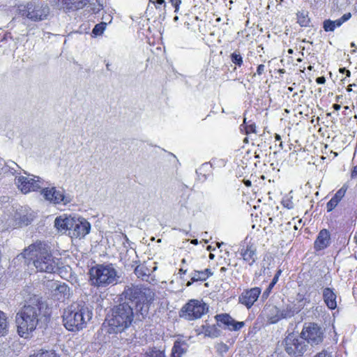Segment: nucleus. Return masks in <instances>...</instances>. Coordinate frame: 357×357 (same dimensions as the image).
I'll return each mask as SVG.
<instances>
[{
  "label": "nucleus",
  "instance_id": "nucleus-20",
  "mask_svg": "<svg viewBox=\"0 0 357 357\" xmlns=\"http://www.w3.org/2000/svg\"><path fill=\"white\" fill-rule=\"evenodd\" d=\"M263 313L270 324H275L282 319L280 310L274 305L266 304L264 307Z\"/></svg>",
  "mask_w": 357,
  "mask_h": 357
},
{
  "label": "nucleus",
  "instance_id": "nucleus-33",
  "mask_svg": "<svg viewBox=\"0 0 357 357\" xmlns=\"http://www.w3.org/2000/svg\"><path fill=\"white\" fill-rule=\"evenodd\" d=\"M107 24L105 22H101L97 24L92 30V33L94 36H100L101 35L104 30L105 29Z\"/></svg>",
  "mask_w": 357,
  "mask_h": 357
},
{
  "label": "nucleus",
  "instance_id": "nucleus-18",
  "mask_svg": "<svg viewBox=\"0 0 357 357\" xmlns=\"http://www.w3.org/2000/svg\"><path fill=\"white\" fill-rule=\"evenodd\" d=\"M75 217L67 215L66 214L57 217L54 220V227L61 233L69 234L70 229L73 225Z\"/></svg>",
  "mask_w": 357,
  "mask_h": 357
},
{
  "label": "nucleus",
  "instance_id": "nucleus-42",
  "mask_svg": "<svg viewBox=\"0 0 357 357\" xmlns=\"http://www.w3.org/2000/svg\"><path fill=\"white\" fill-rule=\"evenodd\" d=\"M264 70H265V66L263 64H260L257 67V74L259 75H261L264 73Z\"/></svg>",
  "mask_w": 357,
  "mask_h": 357
},
{
  "label": "nucleus",
  "instance_id": "nucleus-41",
  "mask_svg": "<svg viewBox=\"0 0 357 357\" xmlns=\"http://www.w3.org/2000/svg\"><path fill=\"white\" fill-rule=\"evenodd\" d=\"M314 357H332L331 354L326 351H322L317 354Z\"/></svg>",
  "mask_w": 357,
  "mask_h": 357
},
{
  "label": "nucleus",
  "instance_id": "nucleus-48",
  "mask_svg": "<svg viewBox=\"0 0 357 357\" xmlns=\"http://www.w3.org/2000/svg\"><path fill=\"white\" fill-rule=\"evenodd\" d=\"M340 70L342 73H344L345 72L347 77H349L350 75H351L350 71L349 70L345 69V68H341Z\"/></svg>",
  "mask_w": 357,
  "mask_h": 357
},
{
  "label": "nucleus",
  "instance_id": "nucleus-2",
  "mask_svg": "<svg viewBox=\"0 0 357 357\" xmlns=\"http://www.w3.org/2000/svg\"><path fill=\"white\" fill-rule=\"evenodd\" d=\"M119 299L134 305L137 314L144 318L148 315L150 306L155 299V293L141 284L130 283L124 287Z\"/></svg>",
  "mask_w": 357,
  "mask_h": 357
},
{
  "label": "nucleus",
  "instance_id": "nucleus-45",
  "mask_svg": "<svg viewBox=\"0 0 357 357\" xmlns=\"http://www.w3.org/2000/svg\"><path fill=\"white\" fill-rule=\"evenodd\" d=\"M284 206L289 208V209H291V208H293L294 207V204L291 202H290L289 200H288L287 202H284Z\"/></svg>",
  "mask_w": 357,
  "mask_h": 357
},
{
  "label": "nucleus",
  "instance_id": "nucleus-32",
  "mask_svg": "<svg viewBox=\"0 0 357 357\" xmlns=\"http://www.w3.org/2000/svg\"><path fill=\"white\" fill-rule=\"evenodd\" d=\"M30 357H59L53 351H39Z\"/></svg>",
  "mask_w": 357,
  "mask_h": 357
},
{
  "label": "nucleus",
  "instance_id": "nucleus-12",
  "mask_svg": "<svg viewBox=\"0 0 357 357\" xmlns=\"http://www.w3.org/2000/svg\"><path fill=\"white\" fill-rule=\"evenodd\" d=\"M41 194L46 200L54 204H63L66 205L72 201V197L70 195H66L63 190H56L55 187L44 188Z\"/></svg>",
  "mask_w": 357,
  "mask_h": 357
},
{
  "label": "nucleus",
  "instance_id": "nucleus-11",
  "mask_svg": "<svg viewBox=\"0 0 357 357\" xmlns=\"http://www.w3.org/2000/svg\"><path fill=\"white\" fill-rule=\"evenodd\" d=\"M302 339L311 345H317L324 340V331L317 324H305L301 333Z\"/></svg>",
  "mask_w": 357,
  "mask_h": 357
},
{
  "label": "nucleus",
  "instance_id": "nucleus-9",
  "mask_svg": "<svg viewBox=\"0 0 357 357\" xmlns=\"http://www.w3.org/2000/svg\"><path fill=\"white\" fill-rule=\"evenodd\" d=\"M284 350L291 357L301 356L307 350V344L302 337L289 334L284 340Z\"/></svg>",
  "mask_w": 357,
  "mask_h": 357
},
{
  "label": "nucleus",
  "instance_id": "nucleus-54",
  "mask_svg": "<svg viewBox=\"0 0 357 357\" xmlns=\"http://www.w3.org/2000/svg\"><path fill=\"white\" fill-rule=\"evenodd\" d=\"M352 86H356V84H349L348 86H347V91H351L353 89H352Z\"/></svg>",
  "mask_w": 357,
  "mask_h": 357
},
{
  "label": "nucleus",
  "instance_id": "nucleus-37",
  "mask_svg": "<svg viewBox=\"0 0 357 357\" xmlns=\"http://www.w3.org/2000/svg\"><path fill=\"white\" fill-rule=\"evenodd\" d=\"M338 203L339 202L333 197L326 204L327 211H332L337 206Z\"/></svg>",
  "mask_w": 357,
  "mask_h": 357
},
{
  "label": "nucleus",
  "instance_id": "nucleus-57",
  "mask_svg": "<svg viewBox=\"0 0 357 357\" xmlns=\"http://www.w3.org/2000/svg\"><path fill=\"white\" fill-rule=\"evenodd\" d=\"M275 139L277 141H280L281 140V137H280V135L276 134L275 136Z\"/></svg>",
  "mask_w": 357,
  "mask_h": 357
},
{
  "label": "nucleus",
  "instance_id": "nucleus-4",
  "mask_svg": "<svg viewBox=\"0 0 357 357\" xmlns=\"http://www.w3.org/2000/svg\"><path fill=\"white\" fill-rule=\"evenodd\" d=\"M135 313L133 307L128 302H122L114 305L111 309V313L107 315L109 333H121L130 328L134 321Z\"/></svg>",
  "mask_w": 357,
  "mask_h": 357
},
{
  "label": "nucleus",
  "instance_id": "nucleus-25",
  "mask_svg": "<svg viewBox=\"0 0 357 357\" xmlns=\"http://www.w3.org/2000/svg\"><path fill=\"white\" fill-rule=\"evenodd\" d=\"M89 0H61V4L67 10H78L84 7Z\"/></svg>",
  "mask_w": 357,
  "mask_h": 357
},
{
  "label": "nucleus",
  "instance_id": "nucleus-21",
  "mask_svg": "<svg viewBox=\"0 0 357 357\" xmlns=\"http://www.w3.org/2000/svg\"><path fill=\"white\" fill-rule=\"evenodd\" d=\"M351 17V14L350 13H347L340 18L335 20H331L329 19L325 20L323 22V29L326 32L333 31L335 28L341 26L343 23L348 21Z\"/></svg>",
  "mask_w": 357,
  "mask_h": 357
},
{
  "label": "nucleus",
  "instance_id": "nucleus-53",
  "mask_svg": "<svg viewBox=\"0 0 357 357\" xmlns=\"http://www.w3.org/2000/svg\"><path fill=\"white\" fill-rule=\"evenodd\" d=\"M282 270L281 269H278L275 273V275L274 276L277 277L278 278H280L281 273H282Z\"/></svg>",
  "mask_w": 357,
  "mask_h": 357
},
{
  "label": "nucleus",
  "instance_id": "nucleus-27",
  "mask_svg": "<svg viewBox=\"0 0 357 357\" xmlns=\"http://www.w3.org/2000/svg\"><path fill=\"white\" fill-rule=\"evenodd\" d=\"M220 326L211 325V326H203V333L206 336L214 338L218 337L220 335L221 331L219 329Z\"/></svg>",
  "mask_w": 357,
  "mask_h": 357
},
{
  "label": "nucleus",
  "instance_id": "nucleus-16",
  "mask_svg": "<svg viewBox=\"0 0 357 357\" xmlns=\"http://www.w3.org/2000/svg\"><path fill=\"white\" fill-rule=\"evenodd\" d=\"M215 318L218 326L224 325L230 331H237L245 326L243 321H236L227 313L217 314Z\"/></svg>",
  "mask_w": 357,
  "mask_h": 357
},
{
  "label": "nucleus",
  "instance_id": "nucleus-6",
  "mask_svg": "<svg viewBox=\"0 0 357 357\" xmlns=\"http://www.w3.org/2000/svg\"><path fill=\"white\" fill-rule=\"evenodd\" d=\"M91 285L102 288L117 283L119 277L116 268L112 264H98L89 270Z\"/></svg>",
  "mask_w": 357,
  "mask_h": 357
},
{
  "label": "nucleus",
  "instance_id": "nucleus-39",
  "mask_svg": "<svg viewBox=\"0 0 357 357\" xmlns=\"http://www.w3.org/2000/svg\"><path fill=\"white\" fill-rule=\"evenodd\" d=\"M135 273L136 275H137L138 278L146 275V273L143 271V267L140 266H137L135 267Z\"/></svg>",
  "mask_w": 357,
  "mask_h": 357
},
{
  "label": "nucleus",
  "instance_id": "nucleus-5",
  "mask_svg": "<svg viewBox=\"0 0 357 357\" xmlns=\"http://www.w3.org/2000/svg\"><path fill=\"white\" fill-rule=\"evenodd\" d=\"M92 312L83 302L73 303L63 313V322L70 331H78L86 327L92 318Z\"/></svg>",
  "mask_w": 357,
  "mask_h": 357
},
{
  "label": "nucleus",
  "instance_id": "nucleus-31",
  "mask_svg": "<svg viewBox=\"0 0 357 357\" xmlns=\"http://www.w3.org/2000/svg\"><path fill=\"white\" fill-rule=\"evenodd\" d=\"M241 129L243 130V129L245 130V133L246 135H249L250 133H255L256 132V125L255 123H250L247 125L246 124V119L244 118L243 124L241 125Z\"/></svg>",
  "mask_w": 357,
  "mask_h": 357
},
{
  "label": "nucleus",
  "instance_id": "nucleus-30",
  "mask_svg": "<svg viewBox=\"0 0 357 357\" xmlns=\"http://www.w3.org/2000/svg\"><path fill=\"white\" fill-rule=\"evenodd\" d=\"M296 312L294 306L288 305L282 310H280L282 319H287L293 317Z\"/></svg>",
  "mask_w": 357,
  "mask_h": 357
},
{
  "label": "nucleus",
  "instance_id": "nucleus-36",
  "mask_svg": "<svg viewBox=\"0 0 357 357\" xmlns=\"http://www.w3.org/2000/svg\"><path fill=\"white\" fill-rule=\"evenodd\" d=\"M347 191V188L344 186H342L339 190L337 191V192L335 194L333 197L340 202V200L342 199V197L344 196Z\"/></svg>",
  "mask_w": 357,
  "mask_h": 357
},
{
  "label": "nucleus",
  "instance_id": "nucleus-64",
  "mask_svg": "<svg viewBox=\"0 0 357 357\" xmlns=\"http://www.w3.org/2000/svg\"><path fill=\"white\" fill-rule=\"evenodd\" d=\"M354 240H355L356 243L357 244V236L356 235L354 236Z\"/></svg>",
  "mask_w": 357,
  "mask_h": 357
},
{
  "label": "nucleus",
  "instance_id": "nucleus-63",
  "mask_svg": "<svg viewBox=\"0 0 357 357\" xmlns=\"http://www.w3.org/2000/svg\"><path fill=\"white\" fill-rule=\"evenodd\" d=\"M106 68H107V69L108 70H110V69H109V63H107V64L106 65Z\"/></svg>",
  "mask_w": 357,
  "mask_h": 357
},
{
  "label": "nucleus",
  "instance_id": "nucleus-19",
  "mask_svg": "<svg viewBox=\"0 0 357 357\" xmlns=\"http://www.w3.org/2000/svg\"><path fill=\"white\" fill-rule=\"evenodd\" d=\"M240 254L243 259L249 266H252L257 259V248L252 244L247 245L245 247L242 246L240 250Z\"/></svg>",
  "mask_w": 357,
  "mask_h": 357
},
{
  "label": "nucleus",
  "instance_id": "nucleus-47",
  "mask_svg": "<svg viewBox=\"0 0 357 357\" xmlns=\"http://www.w3.org/2000/svg\"><path fill=\"white\" fill-rule=\"evenodd\" d=\"M351 178H357V165L354 167V169L351 173Z\"/></svg>",
  "mask_w": 357,
  "mask_h": 357
},
{
  "label": "nucleus",
  "instance_id": "nucleus-1",
  "mask_svg": "<svg viewBox=\"0 0 357 357\" xmlns=\"http://www.w3.org/2000/svg\"><path fill=\"white\" fill-rule=\"evenodd\" d=\"M23 255L38 272L52 273L58 268L57 259L52 255L48 245L41 241L30 245L24 249Z\"/></svg>",
  "mask_w": 357,
  "mask_h": 357
},
{
  "label": "nucleus",
  "instance_id": "nucleus-8",
  "mask_svg": "<svg viewBox=\"0 0 357 357\" xmlns=\"http://www.w3.org/2000/svg\"><path fill=\"white\" fill-rule=\"evenodd\" d=\"M207 311L208 305L205 303L192 299L182 307L180 317L188 321H192L201 318Z\"/></svg>",
  "mask_w": 357,
  "mask_h": 357
},
{
  "label": "nucleus",
  "instance_id": "nucleus-46",
  "mask_svg": "<svg viewBox=\"0 0 357 357\" xmlns=\"http://www.w3.org/2000/svg\"><path fill=\"white\" fill-rule=\"evenodd\" d=\"M102 8H103L102 5L98 3V6L93 8L92 10H93V13H97L99 11H100L101 10H102Z\"/></svg>",
  "mask_w": 357,
  "mask_h": 357
},
{
  "label": "nucleus",
  "instance_id": "nucleus-38",
  "mask_svg": "<svg viewBox=\"0 0 357 357\" xmlns=\"http://www.w3.org/2000/svg\"><path fill=\"white\" fill-rule=\"evenodd\" d=\"M15 167L20 168L17 163H15L13 161H10L6 164L5 167L6 168V169H9L12 174H15L17 172V170L15 168Z\"/></svg>",
  "mask_w": 357,
  "mask_h": 357
},
{
  "label": "nucleus",
  "instance_id": "nucleus-35",
  "mask_svg": "<svg viewBox=\"0 0 357 357\" xmlns=\"http://www.w3.org/2000/svg\"><path fill=\"white\" fill-rule=\"evenodd\" d=\"M144 357H165V355L160 350L151 349L145 354Z\"/></svg>",
  "mask_w": 357,
  "mask_h": 357
},
{
  "label": "nucleus",
  "instance_id": "nucleus-51",
  "mask_svg": "<svg viewBox=\"0 0 357 357\" xmlns=\"http://www.w3.org/2000/svg\"><path fill=\"white\" fill-rule=\"evenodd\" d=\"M155 3L158 5H164V6H165V0H156L154 4Z\"/></svg>",
  "mask_w": 357,
  "mask_h": 357
},
{
  "label": "nucleus",
  "instance_id": "nucleus-7",
  "mask_svg": "<svg viewBox=\"0 0 357 357\" xmlns=\"http://www.w3.org/2000/svg\"><path fill=\"white\" fill-rule=\"evenodd\" d=\"M19 14L24 17L33 21H43L47 18L50 9L49 6L38 0H31L26 4L18 6Z\"/></svg>",
  "mask_w": 357,
  "mask_h": 357
},
{
  "label": "nucleus",
  "instance_id": "nucleus-60",
  "mask_svg": "<svg viewBox=\"0 0 357 357\" xmlns=\"http://www.w3.org/2000/svg\"><path fill=\"white\" fill-rule=\"evenodd\" d=\"M293 52H294V51H293V50H292V49H289V50H288V53H289V54H292V53H293Z\"/></svg>",
  "mask_w": 357,
  "mask_h": 357
},
{
  "label": "nucleus",
  "instance_id": "nucleus-23",
  "mask_svg": "<svg viewBox=\"0 0 357 357\" xmlns=\"http://www.w3.org/2000/svg\"><path fill=\"white\" fill-rule=\"evenodd\" d=\"M337 296L333 289L329 287L324 288L323 290V298L324 303L329 309L334 310L337 307Z\"/></svg>",
  "mask_w": 357,
  "mask_h": 357
},
{
  "label": "nucleus",
  "instance_id": "nucleus-50",
  "mask_svg": "<svg viewBox=\"0 0 357 357\" xmlns=\"http://www.w3.org/2000/svg\"><path fill=\"white\" fill-rule=\"evenodd\" d=\"M172 3L175 6L176 8V10H177V7H178V3H181V1H177V0H170Z\"/></svg>",
  "mask_w": 357,
  "mask_h": 357
},
{
  "label": "nucleus",
  "instance_id": "nucleus-29",
  "mask_svg": "<svg viewBox=\"0 0 357 357\" xmlns=\"http://www.w3.org/2000/svg\"><path fill=\"white\" fill-rule=\"evenodd\" d=\"M310 20L308 17L307 13L302 11L297 13V22L301 26H307L310 24Z\"/></svg>",
  "mask_w": 357,
  "mask_h": 357
},
{
  "label": "nucleus",
  "instance_id": "nucleus-44",
  "mask_svg": "<svg viewBox=\"0 0 357 357\" xmlns=\"http://www.w3.org/2000/svg\"><path fill=\"white\" fill-rule=\"evenodd\" d=\"M316 82L318 84H324L326 82V78L324 76L319 77L316 79Z\"/></svg>",
  "mask_w": 357,
  "mask_h": 357
},
{
  "label": "nucleus",
  "instance_id": "nucleus-22",
  "mask_svg": "<svg viewBox=\"0 0 357 357\" xmlns=\"http://www.w3.org/2000/svg\"><path fill=\"white\" fill-rule=\"evenodd\" d=\"M213 272L210 268H206L203 271H193L190 273V280H189L186 286L190 287L193 282L206 281L210 276L213 275Z\"/></svg>",
  "mask_w": 357,
  "mask_h": 357
},
{
  "label": "nucleus",
  "instance_id": "nucleus-61",
  "mask_svg": "<svg viewBox=\"0 0 357 357\" xmlns=\"http://www.w3.org/2000/svg\"><path fill=\"white\" fill-rule=\"evenodd\" d=\"M186 262H187V261H186V259H183L181 260V263H182V264H186Z\"/></svg>",
  "mask_w": 357,
  "mask_h": 357
},
{
  "label": "nucleus",
  "instance_id": "nucleus-40",
  "mask_svg": "<svg viewBox=\"0 0 357 357\" xmlns=\"http://www.w3.org/2000/svg\"><path fill=\"white\" fill-rule=\"evenodd\" d=\"M273 287H274V286H271V284H269L268 287H267V289L264 291V293H263V294H262V298H263V299H266V298L268 297V296H269L270 293L271 292V290H272V289H273Z\"/></svg>",
  "mask_w": 357,
  "mask_h": 357
},
{
  "label": "nucleus",
  "instance_id": "nucleus-3",
  "mask_svg": "<svg viewBox=\"0 0 357 357\" xmlns=\"http://www.w3.org/2000/svg\"><path fill=\"white\" fill-rule=\"evenodd\" d=\"M43 317L39 303L24 305L15 317L18 335L24 338L30 337Z\"/></svg>",
  "mask_w": 357,
  "mask_h": 357
},
{
  "label": "nucleus",
  "instance_id": "nucleus-58",
  "mask_svg": "<svg viewBox=\"0 0 357 357\" xmlns=\"http://www.w3.org/2000/svg\"><path fill=\"white\" fill-rule=\"evenodd\" d=\"M191 243L194 245H197L198 241H197V239H193V240H192Z\"/></svg>",
  "mask_w": 357,
  "mask_h": 357
},
{
  "label": "nucleus",
  "instance_id": "nucleus-52",
  "mask_svg": "<svg viewBox=\"0 0 357 357\" xmlns=\"http://www.w3.org/2000/svg\"><path fill=\"white\" fill-rule=\"evenodd\" d=\"M187 271H188L187 269H184L183 268H181L179 269L178 273H180V274H185L187 273Z\"/></svg>",
  "mask_w": 357,
  "mask_h": 357
},
{
  "label": "nucleus",
  "instance_id": "nucleus-43",
  "mask_svg": "<svg viewBox=\"0 0 357 357\" xmlns=\"http://www.w3.org/2000/svg\"><path fill=\"white\" fill-rule=\"evenodd\" d=\"M296 300L300 303L305 301L304 304L310 302V301H306V299L304 298V296L300 293L297 294Z\"/></svg>",
  "mask_w": 357,
  "mask_h": 357
},
{
  "label": "nucleus",
  "instance_id": "nucleus-62",
  "mask_svg": "<svg viewBox=\"0 0 357 357\" xmlns=\"http://www.w3.org/2000/svg\"><path fill=\"white\" fill-rule=\"evenodd\" d=\"M209 257H210V259H213L214 257V255L213 254H210Z\"/></svg>",
  "mask_w": 357,
  "mask_h": 357
},
{
  "label": "nucleus",
  "instance_id": "nucleus-17",
  "mask_svg": "<svg viewBox=\"0 0 357 357\" xmlns=\"http://www.w3.org/2000/svg\"><path fill=\"white\" fill-rule=\"evenodd\" d=\"M331 234L326 229L319 231L314 243V249L316 251H321L327 248L331 244Z\"/></svg>",
  "mask_w": 357,
  "mask_h": 357
},
{
  "label": "nucleus",
  "instance_id": "nucleus-26",
  "mask_svg": "<svg viewBox=\"0 0 357 357\" xmlns=\"http://www.w3.org/2000/svg\"><path fill=\"white\" fill-rule=\"evenodd\" d=\"M188 347L184 341L176 340L172 350V357H181L187 351Z\"/></svg>",
  "mask_w": 357,
  "mask_h": 357
},
{
  "label": "nucleus",
  "instance_id": "nucleus-24",
  "mask_svg": "<svg viewBox=\"0 0 357 357\" xmlns=\"http://www.w3.org/2000/svg\"><path fill=\"white\" fill-rule=\"evenodd\" d=\"M53 296L56 300L64 301L70 296V287L66 283L56 284L53 290Z\"/></svg>",
  "mask_w": 357,
  "mask_h": 357
},
{
  "label": "nucleus",
  "instance_id": "nucleus-34",
  "mask_svg": "<svg viewBox=\"0 0 357 357\" xmlns=\"http://www.w3.org/2000/svg\"><path fill=\"white\" fill-rule=\"evenodd\" d=\"M231 60L232 63H234L238 66H241L243 63V58L241 56V54L237 52H234V53L231 54Z\"/></svg>",
  "mask_w": 357,
  "mask_h": 357
},
{
  "label": "nucleus",
  "instance_id": "nucleus-59",
  "mask_svg": "<svg viewBox=\"0 0 357 357\" xmlns=\"http://www.w3.org/2000/svg\"><path fill=\"white\" fill-rule=\"evenodd\" d=\"M226 271V268H225V267H222V268H220V271H221V272H224V271Z\"/></svg>",
  "mask_w": 357,
  "mask_h": 357
},
{
  "label": "nucleus",
  "instance_id": "nucleus-14",
  "mask_svg": "<svg viewBox=\"0 0 357 357\" xmlns=\"http://www.w3.org/2000/svg\"><path fill=\"white\" fill-rule=\"evenodd\" d=\"M36 217L33 211L27 206H21L16 210L14 215L15 225L24 227L30 225Z\"/></svg>",
  "mask_w": 357,
  "mask_h": 357
},
{
  "label": "nucleus",
  "instance_id": "nucleus-56",
  "mask_svg": "<svg viewBox=\"0 0 357 357\" xmlns=\"http://www.w3.org/2000/svg\"><path fill=\"white\" fill-rule=\"evenodd\" d=\"M244 183H245V185L246 186H250V185H251V181H249V180L245 181V182H244Z\"/></svg>",
  "mask_w": 357,
  "mask_h": 357
},
{
  "label": "nucleus",
  "instance_id": "nucleus-49",
  "mask_svg": "<svg viewBox=\"0 0 357 357\" xmlns=\"http://www.w3.org/2000/svg\"><path fill=\"white\" fill-rule=\"evenodd\" d=\"M278 279L277 277L274 276L271 282L270 283L271 286H275V284L278 282Z\"/></svg>",
  "mask_w": 357,
  "mask_h": 357
},
{
  "label": "nucleus",
  "instance_id": "nucleus-55",
  "mask_svg": "<svg viewBox=\"0 0 357 357\" xmlns=\"http://www.w3.org/2000/svg\"><path fill=\"white\" fill-rule=\"evenodd\" d=\"M333 107L334 108L335 110L337 111L340 109L341 106L338 104H334L333 105Z\"/></svg>",
  "mask_w": 357,
  "mask_h": 357
},
{
  "label": "nucleus",
  "instance_id": "nucleus-13",
  "mask_svg": "<svg viewBox=\"0 0 357 357\" xmlns=\"http://www.w3.org/2000/svg\"><path fill=\"white\" fill-rule=\"evenodd\" d=\"M91 225L84 218H74L68 235L71 238H84L90 232Z\"/></svg>",
  "mask_w": 357,
  "mask_h": 357
},
{
  "label": "nucleus",
  "instance_id": "nucleus-15",
  "mask_svg": "<svg viewBox=\"0 0 357 357\" xmlns=\"http://www.w3.org/2000/svg\"><path fill=\"white\" fill-rule=\"evenodd\" d=\"M261 290L259 287H253L244 290L238 297L239 303L250 308L257 301Z\"/></svg>",
  "mask_w": 357,
  "mask_h": 357
},
{
  "label": "nucleus",
  "instance_id": "nucleus-28",
  "mask_svg": "<svg viewBox=\"0 0 357 357\" xmlns=\"http://www.w3.org/2000/svg\"><path fill=\"white\" fill-rule=\"evenodd\" d=\"M8 331V322L6 314L0 311V336H3Z\"/></svg>",
  "mask_w": 357,
  "mask_h": 357
},
{
  "label": "nucleus",
  "instance_id": "nucleus-10",
  "mask_svg": "<svg viewBox=\"0 0 357 357\" xmlns=\"http://www.w3.org/2000/svg\"><path fill=\"white\" fill-rule=\"evenodd\" d=\"M15 183L18 189L24 194L41 189L43 180L38 176L29 175L28 176H16Z\"/></svg>",
  "mask_w": 357,
  "mask_h": 357
}]
</instances>
